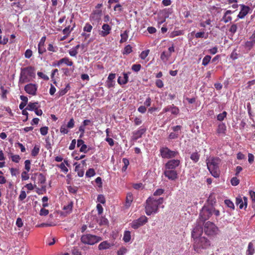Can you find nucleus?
<instances>
[{
  "instance_id": "1",
  "label": "nucleus",
  "mask_w": 255,
  "mask_h": 255,
  "mask_svg": "<svg viewBox=\"0 0 255 255\" xmlns=\"http://www.w3.org/2000/svg\"><path fill=\"white\" fill-rule=\"evenodd\" d=\"M163 202V198L156 199L154 197H148L146 201V206L145 207L146 215L149 216L152 214L156 213L158 211L159 206L162 204Z\"/></svg>"
},
{
  "instance_id": "2",
  "label": "nucleus",
  "mask_w": 255,
  "mask_h": 255,
  "mask_svg": "<svg viewBox=\"0 0 255 255\" xmlns=\"http://www.w3.org/2000/svg\"><path fill=\"white\" fill-rule=\"evenodd\" d=\"M221 162V159L219 157H213L207 160V168L210 173L215 178L219 177L220 170L219 165Z\"/></svg>"
},
{
  "instance_id": "3",
  "label": "nucleus",
  "mask_w": 255,
  "mask_h": 255,
  "mask_svg": "<svg viewBox=\"0 0 255 255\" xmlns=\"http://www.w3.org/2000/svg\"><path fill=\"white\" fill-rule=\"evenodd\" d=\"M35 76L34 67L28 66L21 69L19 84L30 82Z\"/></svg>"
},
{
  "instance_id": "4",
  "label": "nucleus",
  "mask_w": 255,
  "mask_h": 255,
  "mask_svg": "<svg viewBox=\"0 0 255 255\" xmlns=\"http://www.w3.org/2000/svg\"><path fill=\"white\" fill-rule=\"evenodd\" d=\"M194 249L197 253H201L203 250L207 249L210 246V241L205 237H200L194 239Z\"/></svg>"
},
{
  "instance_id": "5",
  "label": "nucleus",
  "mask_w": 255,
  "mask_h": 255,
  "mask_svg": "<svg viewBox=\"0 0 255 255\" xmlns=\"http://www.w3.org/2000/svg\"><path fill=\"white\" fill-rule=\"evenodd\" d=\"M102 240V237L90 234L83 235L81 237V241L83 244L90 245H93Z\"/></svg>"
},
{
  "instance_id": "6",
  "label": "nucleus",
  "mask_w": 255,
  "mask_h": 255,
  "mask_svg": "<svg viewBox=\"0 0 255 255\" xmlns=\"http://www.w3.org/2000/svg\"><path fill=\"white\" fill-rule=\"evenodd\" d=\"M204 231L208 236H213L217 234L218 228L213 222L208 221L204 224Z\"/></svg>"
},
{
  "instance_id": "7",
  "label": "nucleus",
  "mask_w": 255,
  "mask_h": 255,
  "mask_svg": "<svg viewBox=\"0 0 255 255\" xmlns=\"http://www.w3.org/2000/svg\"><path fill=\"white\" fill-rule=\"evenodd\" d=\"M213 209L212 207L203 206L200 211L199 220L202 222H204L208 220L212 215Z\"/></svg>"
},
{
  "instance_id": "8",
  "label": "nucleus",
  "mask_w": 255,
  "mask_h": 255,
  "mask_svg": "<svg viewBox=\"0 0 255 255\" xmlns=\"http://www.w3.org/2000/svg\"><path fill=\"white\" fill-rule=\"evenodd\" d=\"M160 153L163 158H171L176 157L178 154L177 151L171 150L167 147L161 148Z\"/></svg>"
},
{
  "instance_id": "9",
  "label": "nucleus",
  "mask_w": 255,
  "mask_h": 255,
  "mask_svg": "<svg viewBox=\"0 0 255 255\" xmlns=\"http://www.w3.org/2000/svg\"><path fill=\"white\" fill-rule=\"evenodd\" d=\"M148 221L147 218L145 216H142L137 220H133L131 223V227L134 229H137L140 226L145 224Z\"/></svg>"
},
{
  "instance_id": "10",
  "label": "nucleus",
  "mask_w": 255,
  "mask_h": 255,
  "mask_svg": "<svg viewBox=\"0 0 255 255\" xmlns=\"http://www.w3.org/2000/svg\"><path fill=\"white\" fill-rule=\"evenodd\" d=\"M37 88L38 87L37 85L29 83L25 86L24 90L27 94L32 96H35L36 95Z\"/></svg>"
},
{
  "instance_id": "11",
  "label": "nucleus",
  "mask_w": 255,
  "mask_h": 255,
  "mask_svg": "<svg viewBox=\"0 0 255 255\" xmlns=\"http://www.w3.org/2000/svg\"><path fill=\"white\" fill-rule=\"evenodd\" d=\"M164 174L166 177L171 180H175L178 177V174L175 170L165 169Z\"/></svg>"
},
{
  "instance_id": "12",
  "label": "nucleus",
  "mask_w": 255,
  "mask_h": 255,
  "mask_svg": "<svg viewBox=\"0 0 255 255\" xmlns=\"http://www.w3.org/2000/svg\"><path fill=\"white\" fill-rule=\"evenodd\" d=\"M180 162L178 159L170 160L165 164V169L175 170V168L179 166Z\"/></svg>"
},
{
  "instance_id": "13",
  "label": "nucleus",
  "mask_w": 255,
  "mask_h": 255,
  "mask_svg": "<svg viewBox=\"0 0 255 255\" xmlns=\"http://www.w3.org/2000/svg\"><path fill=\"white\" fill-rule=\"evenodd\" d=\"M146 129L144 128H139L138 130L134 131L132 132L131 139L133 141L136 140L137 139L142 137V135L145 132Z\"/></svg>"
},
{
  "instance_id": "14",
  "label": "nucleus",
  "mask_w": 255,
  "mask_h": 255,
  "mask_svg": "<svg viewBox=\"0 0 255 255\" xmlns=\"http://www.w3.org/2000/svg\"><path fill=\"white\" fill-rule=\"evenodd\" d=\"M102 30L100 31L99 34L102 37H106L109 35L112 30L111 27L108 24H104L102 26Z\"/></svg>"
},
{
  "instance_id": "15",
  "label": "nucleus",
  "mask_w": 255,
  "mask_h": 255,
  "mask_svg": "<svg viewBox=\"0 0 255 255\" xmlns=\"http://www.w3.org/2000/svg\"><path fill=\"white\" fill-rule=\"evenodd\" d=\"M63 64H66L68 66H72L73 65V62L68 57H65L58 61L55 65L59 66Z\"/></svg>"
},
{
  "instance_id": "16",
  "label": "nucleus",
  "mask_w": 255,
  "mask_h": 255,
  "mask_svg": "<svg viewBox=\"0 0 255 255\" xmlns=\"http://www.w3.org/2000/svg\"><path fill=\"white\" fill-rule=\"evenodd\" d=\"M202 228L199 226H197L193 229L192 232V237L194 238V239L198 238L202 235Z\"/></svg>"
},
{
  "instance_id": "17",
  "label": "nucleus",
  "mask_w": 255,
  "mask_h": 255,
  "mask_svg": "<svg viewBox=\"0 0 255 255\" xmlns=\"http://www.w3.org/2000/svg\"><path fill=\"white\" fill-rule=\"evenodd\" d=\"M46 40V36H43L41 39L38 45V53L40 54H42L43 53L46 52V49L44 47V43Z\"/></svg>"
},
{
  "instance_id": "18",
  "label": "nucleus",
  "mask_w": 255,
  "mask_h": 255,
  "mask_svg": "<svg viewBox=\"0 0 255 255\" xmlns=\"http://www.w3.org/2000/svg\"><path fill=\"white\" fill-rule=\"evenodd\" d=\"M241 7V10L238 15V17L239 18H243L249 13L250 9L249 6L245 5H242Z\"/></svg>"
},
{
  "instance_id": "19",
  "label": "nucleus",
  "mask_w": 255,
  "mask_h": 255,
  "mask_svg": "<svg viewBox=\"0 0 255 255\" xmlns=\"http://www.w3.org/2000/svg\"><path fill=\"white\" fill-rule=\"evenodd\" d=\"M131 72H128V73H124V77L122 78L121 77H119L118 79V82L120 85L126 84L128 81V75L130 74Z\"/></svg>"
},
{
  "instance_id": "20",
  "label": "nucleus",
  "mask_w": 255,
  "mask_h": 255,
  "mask_svg": "<svg viewBox=\"0 0 255 255\" xmlns=\"http://www.w3.org/2000/svg\"><path fill=\"white\" fill-rule=\"evenodd\" d=\"M113 246V244H111L107 241L101 242L98 246L99 250H104L110 249Z\"/></svg>"
},
{
  "instance_id": "21",
  "label": "nucleus",
  "mask_w": 255,
  "mask_h": 255,
  "mask_svg": "<svg viewBox=\"0 0 255 255\" xmlns=\"http://www.w3.org/2000/svg\"><path fill=\"white\" fill-rule=\"evenodd\" d=\"M226 131V126L224 123H220L218 125L217 129V133L220 134H225Z\"/></svg>"
},
{
  "instance_id": "22",
  "label": "nucleus",
  "mask_w": 255,
  "mask_h": 255,
  "mask_svg": "<svg viewBox=\"0 0 255 255\" xmlns=\"http://www.w3.org/2000/svg\"><path fill=\"white\" fill-rule=\"evenodd\" d=\"M133 201V196L131 192H128L127 194L125 206L127 208L130 207L132 202Z\"/></svg>"
},
{
  "instance_id": "23",
  "label": "nucleus",
  "mask_w": 255,
  "mask_h": 255,
  "mask_svg": "<svg viewBox=\"0 0 255 255\" xmlns=\"http://www.w3.org/2000/svg\"><path fill=\"white\" fill-rule=\"evenodd\" d=\"M73 207V202L72 201H70L67 205L63 207V210L65 211L67 214H70L72 212Z\"/></svg>"
},
{
  "instance_id": "24",
  "label": "nucleus",
  "mask_w": 255,
  "mask_h": 255,
  "mask_svg": "<svg viewBox=\"0 0 255 255\" xmlns=\"http://www.w3.org/2000/svg\"><path fill=\"white\" fill-rule=\"evenodd\" d=\"M255 253V248L252 242H250L247 250V255H253Z\"/></svg>"
},
{
  "instance_id": "25",
  "label": "nucleus",
  "mask_w": 255,
  "mask_h": 255,
  "mask_svg": "<svg viewBox=\"0 0 255 255\" xmlns=\"http://www.w3.org/2000/svg\"><path fill=\"white\" fill-rule=\"evenodd\" d=\"M170 56V53H168L165 51H163L161 54L160 59L163 62L166 63L168 60Z\"/></svg>"
},
{
  "instance_id": "26",
  "label": "nucleus",
  "mask_w": 255,
  "mask_h": 255,
  "mask_svg": "<svg viewBox=\"0 0 255 255\" xmlns=\"http://www.w3.org/2000/svg\"><path fill=\"white\" fill-rule=\"evenodd\" d=\"M128 30H125L123 33L121 34V39L120 40V43H124L127 41L128 37Z\"/></svg>"
},
{
  "instance_id": "27",
  "label": "nucleus",
  "mask_w": 255,
  "mask_h": 255,
  "mask_svg": "<svg viewBox=\"0 0 255 255\" xmlns=\"http://www.w3.org/2000/svg\"><path fill=\"white\" fill-rule=\"evenodd\" d=\"M200 155L198 152L192 153L190 155V159L194 162L197 163L200 159Z\"/></svg>"
},
{
  "instance_id": "28",
  "label": "nucleus",
  "mask_w": 255,
  "mask_h": 255,
  "mask_svg": "<svg viewBox=\"0 0 255 255\" xmlns=\"http://www.w3.org/2000/svg\"><path fill=\"white\" fill-rule=\"evenodd\" d=\"M39 151H40V146L38 145H35L31 151V156L33 157L36 156L38 154Z\"/></svg>"
},
{
  "instance_id": "29",
  "label": "nucleus",
  "mask_w": 255,
  "mask_h": 255,
  "mask_svg": "<svg viewBox=\"0 0 255 255\" xmlns=\"http://www.w3.org/2000/svg\"><path fill=\"white\" fill-rule=\"evenodd\" d=\"M131 239L130 232L128 231H126L124 234L123 240L126 243H128Z\"/></svg>"
},
{
  "instance_id": "30",
  "label": "nucleus",
  "mask_w": 255,
  "mask_h": 255,
  "mask_svg": "<svg viewBox=\"0 0 255 255\" xmlns=\"http://www.w3.org/2000/svg\"><path fill=\"white\" fill-rule=\"evenodd\" d=\"M38 105V103L37 102H35V103H31L30 102L27 106L26 108V110H27L28 111H33V110H35V109H36L37 107V105Z\"/></svg>"
},
{
  "instance_id": "31",
  "label": "nucleus",
  "mask_w": 255,
  "mask_h": 255,
  "mask_svg": "<svg viewBox=\"0 0 255 255\" xmlns=\"http://www.w3.org/2000/svg\"><path fill=\"white\" fill-rule=\"evenodd\" d=\"M236 204L239 205L240 209H242L245 206L244 202L241 197H238L236 199Z\"/></svg>"
},
{
  "instance_id": "32",
  "label": "nucleus",
  "mask_w": 255,
  "mask_h": 255,
  "mask_svg": "<svg viewBox=\"0 0 255 255\" xmlns=\"http://www.w3.org/2000/svg\"><path fill=\"white\" fill-rule=\"evenodd\" d=\"M38 182L40 184H44L46 181L45 176L42 173H39L38 175Z\"/></svg>"
},
{
  "instance_id": "33",
  "label": "nucleus",
  "mask_w": 255,
  "mask_h": 255,
  "mask_svg": "<svg viewBox=\"0 0 255 255\" xmlns=\"http://www.w3.org/2000/svg\"><path fill=\"white\" fill-rule=\"evenodd\" d=\"M211 59V56H210V55L205 56L203 59L202 64L205 66H207L210 62Z\"/></svg>"
},
{
  "instance_id": "34",
  "label": "nucleus",
  "mask_w": 255,
  "mask_h": 255,
  "mask_svg": "<svg viewBox=\"0 0 255 255\" xmlns=\"http://www.w3.org/2000/svg\"><path fill=\"white\" fill-rule=\"evenodd\" d=\"M237 28H238V27H237V25L236 24H232L231 25V26L229 29V31L231 33V35L232 36L237 32Z\"/></svg>"
},
{
  "instance_id": "35",
  "label": "nucleus",
  "mask_w": 255,
  "mask_h": 255,
  "mask_svg": "<svg viewBox=\"0 0 255 255\" xmlns=\"http://www.w3.org/2000/svg\"><path fill=\"white\" fill-rule=\"evenodd\" d=\"M224 203H225V205L228 207L230 208L232 210H234L235 209L234 204L233 202L232 201H231L230 200H229V199H226L224 201Z\"/></svg>"
},
{
  "instance_id": "36",
  "label": "nucleus",
  "mask_w": 255,
  "mask_h": 255,
  "mask_svg": "<svg viewBox=\"0 0 255 255\" xmlns=\"http://www.w3.org/2000/svg\"><path fill=\"white\" fill-rule=\"evenodd\" d=\"M149 52V49H147L146 50L142 51L140 54L139 55V57L141 59L144 60L148 55Z\"/></svg>"
},
{
  "instance_id": "37",
  "label": "nucleus",
  "mask_w": 255,
  "mask_h": 255,
  "mask_svg": "<svg viewBox=\"0 0 255 255\" xmlns=\"http://www.w3.org/2000/svg\"><path fill=\"white\" fill-rule=\"evenodd\" d=\"M227 115V113L226 111H224L222 113H220L217 115V120L220 122L223 121L226 117Z\"/></svg>"
},
{
  "instance_id": "38",
  "label": "nucleus",
  "mask_w": 255,
  "mask_h": 255,
  "mask_svg": "<svg viewBox=\"0 0 255 255\" xmlns=\"http://www.w3.org/2000/svg\"><path fill=\"white\" fill-rule=\"evenodd\" d=\"M96 172L93 168H89L86 172V176L88 177L94 176Z\"/></svg>"
},
{
  "instance_id": "39",
  "label": "nucleus",
  "mask_w": 255,
  "mask_h": 255,
  "mask_svg": "<svg viewBox=\"0 0 255 255\" xmlns=\"http://www.w3.org/2000/svg\"><path fill=\"white\" fill-rule=\"evenodd\" d=\"M170 112L173 115H177L179 113V109L174 105H172Z\"/></svg>"
},
{
  "instance_id": "40",
  "label": "nucleus",
  "mask_w": 255,
  "mask_h": 255,
  "mask_svg": "<svg viewBox=\"0 0 255 255\" xmlns=\"http://www.w3.org/2000/svg\"><path fill=\"white\" fill-rule=\"evenodd\" d=\"M122 161H123V162L124 164V166L122 168V171H126V170H127V169L128 168V165H129V161L126 158H123Z\"/></svg>"
},
{
  "instance_id": "41",
  "label": "nucleus",
  "mask_w": 255,
  "mask_h": 255,
  "mask_svg": "<svg viewBox=\"0 0 255 255\" xmlns=\"http://www.w3.org/2000/svg\"><path fill=\"white\" fill-rule=\"evenodd\" d=\"M93 26L89 23H86L83 28V30L88 32H90L92 30Z\"/></svg>"
},
{
  "instance_id": "42",
  "label": "nucleus",
  "mask_w": 255,
  "mask_h": 255,
  "mask_svg": "<svg viewBox=\"0 0 255 255\" xmlns=\"http://www.w3.org/2000/svg\"><path fill=\"white\" fill-rule=\"evenodd\" d=\"M29 171H23L21 173V179L22 181H25L29 179V176L28 174Z\"/></svg>"
},
{
  "instance_id": "43",
  "label": "nucleus",
  "mask_w": 255,
  "mask_h": 255,
  "mask_svg": "<svg viewBox=\"0 0 255 255\" xmlns=\"http://www.w3.org/2000/svg\"><path fill=\"white\" fill-rule=\"evenodd\" d=\"M31 161L29 159H27L24 161L25 171H29L30 169Z\"/></svg>"
},
{
  "instance_id": "44",
  "label": "nucleus",
  "mask_w": 255,
  "mask_h": 255,
  "mask_svg": "<svg viewBox=\"0 0 255 255\" xmlns=\"http://www.w3.org/2000/svg\"><path fill=\"white\" fill-rule=\"evenodd\" d=\"M132 51V47L130 45H127L124 50L123 54H128Z\"/></svg>"
},
{
  "instance_id": "45",
  "label": "nucleus",
  "mask_w": 255,
  "mask_h": 255,
  "mask_svg": "<svg viewBox=\"0 0 255 255\" xmlns=\"http://www.w3.org/2000/svg\"><path fill=\"white\" fill-rule=\"evenodd\" d=\"M232 20V17L231 16H228V15L224 13L222 20L225 23H228L229 21H231Z\"/></svg>"
},
{
  "instance_id": "46",
  "label": "nucleus",
  "mask_w": 255,
  "mask_h": 255,
  "mask_svg": "<svg viewBox=\"0 0 255 255\" xmlns=\"http://www.w3.org/2000/svg\"><path fill=\"white\" fill-rule=\"evenodd\" d=\"M141 66L140 64H133L131 66V70L134 72H137L141 69Z\"/></svg>"
},
{
  "instance_id": "47",
  "label": "nucleus",
  "mask_w": 255,
  "mask_h": 255,
  "mask_svg": "<svg viewBox=\"0 0 255 255\" xmlns=\"http://www.w3.org/2000/svg\"><path fill=\"white\" fill-rule=\"evenodd\" d=\"M97 201L101 204H104L106 203L105 196L102 194L99 195L97 197Z\"/></svg>"
},
{
  "instance_id": "48",
  "label": "nucleus",
  "mask_w": 255,
  "mask_h": 255,
  "mask_svg": "<svg viewBox=\"0 0 255 255\" xmlns=\"http://www.w3.org/2000/svg\"><path fill=\"white\" fill-rule=\"evenodd\" d=\"M57 167L60 168L61 170L64 172L65 173H67L68 171V168L66 167L65 164L64 163H61V164L57 165Z\"/></svg>"
},
{
  "instance_id": "49",
  "label": "nucleus",
  "mask_w": 255,
  "mask_h": 255,
  "mask_svg": "<svg viewBox=\"0 0 255 255\" xmlns=\"http://www.w3.org/2000/svg\"><path fill=\"white\" fill-rule=\"evenodd\" d=\"M208 34H207L206 36H205L204 32H198L195 34V37L197 38H207L208 37Z\"/></svg>"
},
{
  "instance_id": "50",
  "label": "nucleus",
  "mask_w": 255,
  "mask_h": 255,
  "mask_svg": "<svg viewBox=\"0 0 255 255\" xmlns=\"http://www.w3.org/2000/svg\"><path fill=\"white\" fill-rule=\"evenodd\" d=\"M20 159H21V158L19 155L16 154V155H11V159L12 161L13 162H15L16 163H19Z\"/></svg>"
},
{
  "instance_id": "51",
  "label": "nucleus",
  "mask_w": 255,
  "mask_h": 255,
  "mask_svg": "<svg viewBox=\"0 0 255 255\" xmlns=\"http://www.w3.org/2000/svg\"><path fill=\"white\" fill-rule=\"evenodd\" d=\"M48 131V127H43L40 128V133L42 135H45L47 134Z\"/></svg>"
},
{
  "instance_id": "52",
  "label": "nucleus",
  "mask_w": 255,
  "mask_h": 255,
  "mask_svg": "<svg viewBox=\"0 0 255 255\" xmlns=\"http://www.w3.org/2000/svg\"><path fill=\"white\" fill-rule=\"evenodd\" d=\"M240 180L236 177H233L231 180V183L233 186H237L239 184Z\"/></svg>"
},
{
  "instance_id": "53",
  "label": "nucleus",
  "mask_w": 255,
  "mask_h": 255,
  "mask_svg": "<svg viewBox=\"0 0 255 255\" xmlns=\"http://www.w3.org/2000/svg\"><path fill=\"white\" fill-rule=\"evenodd\" d=\"M9 170L12 176H16L18 174V170L17 168H11Z\"/></svg>"
},
{
  "instance_id": "54",
  "label": "nucleus",
  "mask_w": 255,
  "mask_h": 255,
  "mask_svg": "<svg viewBox=\"0 0 255 255\" xmlns=\"http://www.w3.org/2000/svg\"><path fill=\"white\" fill-rule=\"evenodd\" d=\"M78 52L76 49H75L73 47L69 51V54L71 56L76 57L78 54Z\"/></svg>"
},
{
  "instance_id": "55",
  "label": "nucleus",
  "mask_w": 255,
  "mask_h": 255,
  "mask_svg": "<svg viewBox=\"0 0 255 255\" xmlns=\"http://www.w3.org/2000/svg\"><path fill=\"white\" fill-rule=\"evenodd\" d=\"M26 197V194L25 191L21 190L20 193V195L18 197V199L20 201L23 200Z\"/></svg>"
},
{
  "instance_id": "56",
  "label": "nucleus",
  "mask_w": 255,
  "mask_h": 255,
  "mask_svg": "<svg viewBox=\"0 0 255 255\" xmlns=\"http://www.w3.org/2000/svg\"><path fill=\"white\" fill-rule=\"evenodd\" d=\"M179 136V134L175 132H171L168 136L169 139H173L177 138Z\"/></svg>"
},
{
  "instance_id": "57",
  "label": "nucleus",
  "mask_w": 255,
  "mask_h": 255,
  "mask_svg": "<svg viewBox=\"0 0 255 255\" xmlns=\"http://www.w3.org/2000/svg\"><path fill=\"white\" fill-rule=\"evenodd\" d=\"M75 125L74 120L73 118L71 119L70 121L68 122L67 125V128H74Z\"/></svg>"
},
{
  "instance_id": "58",
  "label": "nucleus",
  "mask_w": 255,
  "mask_h": 255,
  "mask_svg": "<svg viewBox=\"0 0 255 255\" xmlns=\"http://www.w3.org/2000/svg\"><path fill=\"white\" fill-rule=\"evenodd\" d=\"M127 252V249L126 248H121L117 252L118 255H124Z\"/></svg>"
},
{
  "instance_id": "59",
  "label": "nucleus",
  "mask_w": 255,
  "mask_h": 255,
  "mask_svg": "<svg viewBox=\"0 0 255 255\" xmlns=\"http://www.w3.org/2000/svg\"><path fill=\"white\" fill-rule=\"evenodd\" d=\"M132 187L136 190H138L140 188H143V185L141 183H134L132 184Z\"/></svg>"
},
{
  "instance_id": "60",
  "label": "nucleus",
  "mask_w": 255,
  "mask_h": 255,
  "mask_svg": "<svg viewBox=\"0 0 255 255\" xmlns=\"http://www.w3.org/2000/svg\"><path fill=\"white\" fill-rule=\"evenodd\" d=\"M72 254L73 255H81V252L77 247H74L72 250Z\"/></svg>"
},
{
  "instance_id": "61",
  "label": "nucleus",
  "mask_w": 255,
  "mask_h": 255,
  "mask_svg": "<svg viewBox=\"0 0 255 255\" xmlns=\"http://www.w3.org/2000/svg\"><path fill=\"white\" fill-rule=\"evenodd\" d=\"M48 200V198L47 196H44L42 199V201L43 202L42 206L45 208L48 206V204L47 203V201Z\"/></svg>"
},
{
  "instance_id": "62",
  "label": "nucleus",
  "mask_w": 255,
  "mask_h": 255,
  "mask_svg": "<svg viewBox=\"0 0 255 255\" xmlns=\"http://www.w3.org/2000/svg\"><path fill=\"white\" fill-rule=\"evenodd\" d=\"M32 55V52L30 49H27L24 53L25 57L26 58H30Z\"/></svg>"
},
{
  "instance_id": "63",
  "label": "nucleus",
  "mask_w": 255,
  "mask_h": 255,
  "mask_svg": "<svg viewBox=\"0 0 255 255\" xmlns=\"http://www.w3.org/2000/svg\"><path fill=\"white\" fill-rule=\"evenodd\" d=\"M49 211L44 208L41 209L39 214L41 216H46L48 214Z\"/></svg>"
},
{
  "instance_id": "64",
  "label": "nucleus",
  "mask_w": 255,
  "mask_h": 255,
  "mask_svg": "<svg viewBox=\"0 0 255 255\" xmlns=\"http://www.w3.org/2000/svg\"><path fill=\"white\" fill-rule=\"evenodd\" d=\"M37 75L45 80H49V77L41 72H38Z\"/></svg>"
}]
</instances>
